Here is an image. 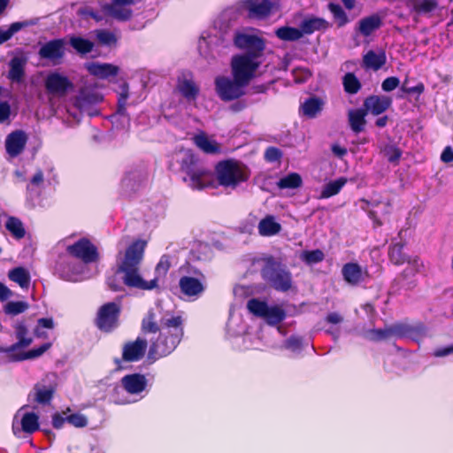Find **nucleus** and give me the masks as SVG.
<instances>
[{
    "label": "nucleus",
    "mask_w": 453,
    "mask_h": 453,
    "mask_svg": "<svg viewBox=\"0 0 453 453\" xmlns=\"http://www.w3.org/2000/svg\"><path fill=\"white\" fill-rule=\"evenodd\" d=\"M11 115V107L7 102L0 103V123L4 122Z\"/></svg>",
    "instance_id": "nucleus-63"
},
{
    "label": "nucleus",
    "mask_w": 453,
    "mask_h": 453,
    "mask_svg": "<svg viewBox=\"0 0 453 453\" xmlns=\"http://www.w3.org/2000/svg\"><path fill=\"white\" fill-rule=\"evenodd\" d=\"M280 224L276 222L272 215H267L258 224V233L262 236H273L280 233Z\"/></svg>",
    "instance_id": "nucleus-29"
},
{
    "label": "nucleus",
    "mask_w": 453,
    "mask_h": 453,
    "mask_svg": "<svg viewBox=\"0 0 453 453\" xmlns=\"http://www.w3.org/2000/svg\"><path fill=\"white\" fill-rule=\"evenodd\" d=\"M324 102L321 98L312 96L304 100L300 106V112L309 118H316L323 110Z\"/></svg>",
    "instance_id": "nucleus-27"
},
{
    "label": "nucleus",
    "mask_w": 453,
    "mask_h": 453,
    "mask_svg": "<svg viewBox=\"0 0 453 453\" xmlns=\"http://www.w3.org/2000/svg\"><path fill=\"white\" fill-rule=\"evenodd\" d=\"M184 323L182 314L168 311L160 319L158 324L154 311L149 310L142 319V332L145 334L158 333L157 338L150 346L149 357L157 359L170 355L184 336Z\"/></svg>",
    "instance_id": "nucleus-1"
},
{
    "label": "nucleus",
    "mask_w": 453,
    "mask_h": 453,
    "mask_svg": "<svg viewBox=\"0 0 453 453\" xmlns=\"http://www.w3.org/2000/svg\"><path fill=\"white\" fill-rule=\"evenodd\" d=\"M88 73L99 79H108L118 75L119 68L109 63H89L86 65Z\"/></svg>",
    "instance_id": "nucleus-22"
},
{
    "label": "nucleus",
    "mask_w": 453,
    "mask_h": 453,
    "mask_svg": "<svg viewBox=\"0 0 453 453\" xmlns=\"http://www.w3.org/2000/svg\"><path fill=\"white\" fill-rule=\"evenodd\" d=\"M44 86L49 94L57 96H65L73 89V83L69 78L58 72H51L46 76Z\"/></svg>",
    "instance_id": "nucleus-14"
},
{
    "label": "nucleus",
    "mask_w": 453,
    "mask_h": 453,
    "mask_svg": "<svg viewBox=\"0 0 453 453\" xmlns=\"http://www.w3.org/2000/svg\"><path fill=\"white\" fill-rule=\"evenodd\" d=\"M405 245V242H395L393 240L392 243L388 246V259L395 265L400 266L403 264L410 265L412 261H414V257H410L403 252V248Z\"/></svg>",
    "instance_id": "nucleus-21"
},
{
    "label": "nucleus",
    "mask_w": 453,
    "mask_h": 453,
    "mask_svg": "<svg viewBox=\"0 0 453 453\" xmlns=\"http://www.w3.org/2000/svg\"><path fill=\"white\" fill-rule=\"evenodd\" d=\"M346 183L347 179L344 177H341L326 183L322 188L319 198L326 199L339 194Z\"/></svg>",
    "instance_id": "nucleus-35"
},
{
    "label": "nucleus",
    "mask_w": 453,
    "mask_h": 453,
    "mask_svg": "<svg viewBox=\"0 0 453 453\" xmlns=\"http://www.w3.org/2000/svg\"><path fill=\"white\" fill-rule=\"evenodd\" d=\"M177 159L180 171L185 174L183 181L188 182L192 189L202 190L214 186L213 173L206 167L199 157L191 150L180 151Z\"/></svg>",
    "instance_id": "nucleus-3"
},
{
    "label": "nucleus",
    "mask_w": 453,
    "mask_h": 453,
    "mask_svg": "<svg viewBox=\"0 0 453 453\" xmlns=\"http://www.w3.org/2000/svg\"><path fill=\"white\" fill-rule=\"evenodd\" d=\"M327 7L328 10L333 14V17L339 27H342L345 26L347 23H349V19L340 4L335 3H329Z\"/></svg>",
    "instance_id": "nucleus-49"
},
{
    "label": "nucleus",
    "mask_w": 453,
    "mask_h": 453,
    "mask_svg": "<svg viewBox=\"0 0 453 453\" xmlns=\"http://www.w3.org/2000/svg\"><path fill=\"white\" fill-rule=\"evenodd\" d=\"M178 89L180 94L188 100H195L199 94V88L192 80H183L179 82Z\"/></svg>",
    "instance_id": "nucleus-44"
},
{
    "label": "nucleus",
    "mask_w": 453,
    "mask_h": 453,
    "mask_svg": "<svg viewBox=\"0 0 453 453\" xmlns=\"http://www.w3.org/2000/svg\"><path fill=\"white\" fill-rule=\"evenodd\" d=\"M27 136L22 130H16L9 134L5 140V149L11 157L19 156L25 149Z\"/></svg>",
    "instance_id": "nucleus-18"
},
{
    "label": "nucleus",
    "mask_w": 453,
    "mask_h": 453,
    "mask_svg": "<svg viewBox=\"0 0 453 453\" xmlns=\"http://www.w3.org/2000/svg\"><path fill=\"white\" fill-rule=\"evenodd\" d=\"M367 112L363 108L351 109L348 112V122L351 131L360 134L365 130Z\"/></svg>",
    "instance_id": "nucleus-23"
},
{
    "label": "nucleus",
    "mask_w": 453,
    "mask_h": 453,
    "mask_svg": "<svg viewBox=\"0 0 453 453\" xmlns=\"http://www.w3.org/2000/svg\"><path fill=\"white\" fill-rule=\"evenodd\" d=\"M422 262L418 257H414V261L403 270L392 281L391 290L398 293L402 289L411 290L417 285L413 279L422 267Z\"/></svg>",
    "instance_id": "nucleus-10"
},
{
    "label": "nucleus",
    "mask_w": 453,
    "mask_h": 453,
    "mask_svg": "<svg viewBox=\"0 0 453 453\" xmlns=\"http://www.w3.org/2000/svg\"><path fill=\"white\" fill-rule=\"evenodd\" d=\"M366 337L375 342L395 337L394 324L385 328L370 329L367 331Z\"/></svg>",
    "instance_id": "nucleus-39"
},
{
    "label": "nucleus",
    "mask_w": 453,
    "mask_h": 453,
    "mask_svg": "<svg viewBox=\"0 0 453 453\" xmlns=\"http://www.w3.org/2000/svg\"><path fill=\"white\" fill-rule=\"evenodd\" d=\"M29 307V304L25 301L8 302L4 306L5 314L16 316L25 312Z\"/></svg>",
    "instance_id": "nucleus-52"
},
{
    "label": "nucleus",
    "mask_w": 453,
    "mask_h": 453,
    "mask_svg": "<svg viewBox=\"0 0 453 453\" xmlns=\"http://www.w3.org/2000/svg\"><path fill=\"white\" fill-rule=\"evenodd\" d=\"M33 390L34 401L43 405L49 404L51 402L55 393L54 388H47L40 384H35Z\"/></svg>",
    "instance_id": "nucleus-34"
},
{
    "label": "nucleus",
    "mask_w": 453,
    "mask_h": 453,
    "mask_svg": "<svg viewBox=\"0 0 453 453\" xmlns=\"http://www.w3.org/2000/svg\"><path fill=\"white\" fill-rule=\"evenodd\" d=\"M438 8L437 0H413L412 11L418 15H426Z\"/></svg>",
    "instance_id": "nucleus-42"
},
{
    "label": "nucleus",
    "mask_w": 453,
    "mask_h": 453,
    "mask_svg": "<svg viewBox=\"0 0 453 453\" xmlns=\"http://www.w3.org/2000/svg\"><path fill=\"white\" fill-rule=\"evenodd\" d=\"M441 160L444 163H451L453 161V150L450 146L444 148L441 154Z\"/></svg>",
    "instance_id": "nucleus-64"
},
{
    "label": "nucleus",
    "mask_w": 453,
    "mask_h": 453,
    "mask_svg": "<svg viewBox=\"0 0 453 453\" xmlns=\"http://www.w3.org/2000/svg\"><path fill=\"white\" fill-rule=\"evenodd\" d=\"M257 59L241 54L234 56L231 61L233 78L248 86L260 66V62Z\"/></svg>",
    "instance_id": "nucleus-8"
},
{
    "label": "nucleus",
    "mask_w": 453,
    "mask_h": 453,
    "mask_svg": "<svg viewBox=\"0 0 453 453\" xmlns=\"http://www.w3.org/2000/svg\"><path fill=\"white\" fill-rule=\"evenodd\" d=\"M120 382L122 388L128 394L136 395L145 390L148 381L145 375L141 373H132L122 377Z\"/></svg>",
    "instance_id": "nucleus-20"
},
{
    "label": "nucleus",
    "mask_w": 453,
    "mask_h": 453,
    "mask_svg": "<svg viewBox=\"0 0 453 453\" xmlns=\"http://www.w3.org/2000/svg\"><path fill=\"white\" fill-rule=\"evenodd\" d=\"M234 45L243 50V56L258 58L263 56L266 46L265 38L242 31H236L233 37Z\"/></svg>",
    "instance_id": "nucleus-7"
},
{
    "label": "nucleus",
    "mask_w": 453,
    "mask_h": 453,
    "mask_svg": "<svg viewBox=\"0 0 453 453\" xmlns=\"http://www.w3.org/2000/svg\"><path fill=\"white\" fill-rule=\"evenodd\" d=\"M215 175L219 186L234 189L250 179V171L242 162L229 158L217 163Z\"/></svg>",
    "instance_id": "nucleus-4"
},
{
    "label": "nucleus",
    "mask_w": 453,
    "mask_h": 453,
    "mask_svg": "<svg viewBox=\"0 0 453 453\" xmlns=\"http://www.w3.org/2000/svg\"><path fill=\"white\" fill-rule=\"evenodd\" d=\"M8 278L19 284L21 288H28L31 281L29 272L21 266L15 267L8 272Z\"/></svg>",
    "instance_id": "nucleus-33"
},
{
    "label": "nucleus",
    "mask_w": 453,
    "mask_h": 453,
    "mask_svg": "<svg viewBox=\"0 0 453 453\" xmlns=\"http://www.w3.org/2000/svg\"><path fill=\"white\" fill-rule=\"evenodd\" d=\"M343 88L346 93L357 94L361 89V82L353 73H347L342 79Z\"/></svg>",
    "instance_id": "nucleus-48"
},
{
    "label": "nucleus",
    "mask_w": 453,
    "mask_h": 453,
    "mask_svg": "<svg viewBox=\"0 0 453 453\" xmlns=\"http://www.w3.org/2000/svg\"><path fill=\"white\" fill-rule=\"evenodd\" d=\"M25 64L24 59L18 57L12 58L9 63L8 78L12 81L21 82L25 75Z\"/></svg>",
    "instance_id": "nucleus-32"
},
{
    "label": "nucleus",
    "mask_w": 453,
    "mask_h": 453,
    "mask_svg": "<svg viewBox=\"0 0 453 453\" xmlns=\"http://www.w3.org/2000/svg\"><path fill=\"white\" fill-rule=\"evenodd\" d=\"M399 84H400L399 78H397L395 76H391V77L386 78L382 81L381 88L385 92H390V91H393L394 89H395L399 86Z\"/></svg>",
    "instance_id": "nucleus-61"
},
{
    "label": "nucleus",
    "mask_w": 453,
    "mask_h": 453,
    "mask_svg": "<svg viewBox=\"0 0 453 453\" xmlns=\"http://www.w3.org/2000/svg\"><path fill=\"white\" fill-rule=\"evenodd\" d=\"M121 91L118 96L116 113L120 116H127V101L129 97V86L127 81H123L120 85Z\"/></svg>",
    "instance_id": "nucleus-47"
},
{
    "label": "nucleus",
    "mask_w": 453,
    "mask_h": 453,
    "mask_svg": "<svg viewBox=\"0 0 453 453\" xmlns=\"http://www.w3.org/2000/svg\"><path fill=\"white\" fill-rule=\"evenodd\" d=\"M51 342H45L37 348L29 349L26 352L18 353V355L12 356L11 361L20 362L24 360L35 359L42 356L46 351H48L51 348Z\"/></svg>",
    "instance_id": "nucleus-30"
},
{
    "label": "nucleus",
    "mask_w": 453,
    "mask_h": 453,
    "mask_svg": "<svg viewBox=\"0 0 453 453\" xmlns=\"http://www.w3.org/2000/svg\"><path fill=\"white\" fill-rule=\"evenodd\" d=\"M383 152L390 163H397L402 156V150L395 145H387Z\"/></svg>",
    "instance_id": "nucleus-57"
},
{
    "label": "nucleus",
    "mask_w": 453,
    "mask_h": 453,
    "mask_svg": "<svg viewBox=\"0 0 453 453\" xmlns=\"http://www.w3.org/2000/svg\"><path fill=\"white\" fill-rule=\"evenodd\" d=\"M179 288L181 294L188 297H198L205 290L202 280L192 276L180 277Z\"/></svg>",
    "instance_id": "nucleus-19"
},
{
    "label": "nucleus",
    "mask_w": 453,
    "mask_h": 453,
    "mask_svg": "<svg viewBox=\"0 0 453 453\" xmlns=\"http://www.w3.org/2000/svg\"><path fill=\"white\" fill-rule=\"evenodd\" d=\"M265 313L264 319L271 326L278 325L286 318L285 311L277 305L268 307Z\"/></svg>",
    "instance_id": "nucleus-46"
},
{
    "label": "nucleus",
    "mask_w": 453,
    "mask_h": 453,
    "mask_svg": "<svg viewBox=\"0 0 453 453\" xmlns=\"http://www.w3.org/2000/svg\"><path fill=\"white\" fill-rule=\"evenodd\" d=\"M36 22L33 20H27L22 22H14L12 23L7 30H3L0 27V45L9 41L15 33L19 32L24 27L28 26H33Z\"/></svg>",
    "instance_id": "nucleus-36"
},
{
    "label": "nucleus",
    "mask_w": 453,
    "mask_h": 453,
    "mask_svg": "<svg viewBox=\"0 0 453 453\" xmlns=\"http://www.w3.org/2000/svg\"><path fill=\"white\" fill-rule=\"evenodd\" d=\"M261 275L277 291L288 292L293 287L290 271L273 256L265 259V265L261 269Z\"/></svg>",
    "instance_id": "nucleus-5"
},
{
    "label": "nucleus",
    "mask_w": 453,
    "mask_h": 453,
    "mask_svg": "<svg viewBox=\"0 0 453 453\" xmlns=\"http://www.w3.org/2000/svg\"><path fill=\"white\" fill-rule=\"evenodd\" d=\"M382 26V19L378 14H372L358 21L357 31L363 36L368 37Z\"/></svg>",
    "instance_id": "nucleus-25"
},
{
    "label": "nucleus",
    "mask_w": 453,
    "mask_h": 453,
    "mask_svg": "<svg viewBox=\"0 0 453 453\" xmlns=\"http://www.w3.org/2000/svg\"><path fill=\"white\" fill-rule=\"evenodd\" d=\"M264 157L266 162H277L281 159L282 151L277 147L270 146L265 150Z\"/></svg>",
    "instance_id": "nucleus-59"
},
{
    "label": "nucleus",
    "mask_w": 453,
    "mask_h": 453,
    "mask_svg": "<svg viewBox=\"0 0 453 453\" xmlns=\"http://www.w3.org/2000/svg\"><path fill=\"white\" fill-rule=\"evenodd\" d=\"M96 36L98 42L105 46H116L118 42L117 36L111 31L106 29L96 30Z\"/></svg>",
    "instance_id": "nucleus-53"
},
{
    "label": "nucleus",
    "mask_w": 453,
    "mask_h": 453,
    "mask_svg": "<svg viewBox=\"0 0 453 453\" xmlns=\"http://www.w3.org/2000/svg\"><path fill=\"white\" fill-rule=\"evenodd\" d=\"M407 84L408 79L406 78L401 87V90L406 94H417L419 96L425 91V85L421 81L413 87H408Z\"/></svg>",
    "instance_id": "nucleus-60"
},
{
    "label": "nucleus",
    "mask_w": 453,
    "mask_h": 453,
    "mask_svg": "<svg viewBox=\"0 0 453 453\" xmlns=\"http://www.w3.org/2000/svg\"><path fill=\"white\" fill-rule=\"evenodd\" d=\"M72 257L81 259L85 264L96 262L99 258L96 247L88 239L81 238L66 249Z\"/></svg>",
    "instance_id": "nucleus-11"
},
{
    "label": "nucleus",
    "mask_w": 453,
    "mask_h": 453,
    "mask_svg": "<svg viewBox=\"0 0 453 453\" xmlns=\"http://www.w3.org/2000/svg\"><path fill=\"white\" fill-rule=\"evenodd\" d=\"M268 307L269 306L265 302L260 301L257 298H251L247 303L248 310L255 316L260 318H264Z\"/></svg>",
    "instance_id": "nucleus-51"
},
{
    "label": "nucleus",
    "mask_w": 453,
    "mask_h": 453,
    "mask_svg": "<svg viewBox=\"0 0 453 453\" xmlns=\"http://www.w3.org/2000/svg\"><path fill=\"white\" fill-rule=\"evenodd\" d=\"M171 267V263L167 257L163 256L156 266V273L159 275H165Z\"/></svg>",
    "instance_id": "nucleus-62"
},
{
    "label": "nucleus",
    "mask_w": 453,
    "mask_h": 453,
    "mask_svg": "<svg viewBox=\"0 0 453 453\" xmlns=\"http://www.w3.org/2000/svg\"><path fill=\"white\" fill-rule=\"evenodd\" d=\"M275 35L282 41L295 42L303 36V32L296 27L285 26L276 29Z\"/></svg>",
    "instance_id": "nucleus-41"
},
{
    "label": "nucleus",
    "mask_w": 453,
    "mask_h": 453,
    "mask_svg": "<svg viewBox=\"0 0 453 453\" xmlns=\"http://www.w3.org/2000/svg\"><path fill=\"white\" fill-rule=\"evenodd\" d=\"M386 62V52L382 50L378 53L372 50H370L363 56V66L365 69L378 71L385 65Z\"/></svg>",
    "instance_id": "nucleus-26"
},
{
    "label": "nucleus",
    "mask_w": 453,
    "mask_h": 453,
    "mask_svg": "<svg viewBox=\"0 0 453 453\" xmlns=\"http://www.w3.org/2000/svg\"><path fill=\"white\" fill-rule=\"evenodd\" d=\"M65 419H67V423L76 428H83L88 426V418L84 414L81 413H73L65 416Z\"/></svg>",
    "instance_id": "nucleus-56"
},
{
    "label": "nucleus",
    "mask_w": 453,
    "mask_h": 453,
    "mask_svg": "<svg viewBox=\"0 0 453 453\" xmlns=\"http://www.w3.org/2000/svg\"><path fill=\"white\" fill-rule=\"evenodd\" d=\"M108 11L111 17L120 21L128 20L132 17V10L127 7L109 5Z\"/></svg>",
    "instance_id": "nucleus-54"
},
{
    "label": "nucleus",
    "mask_w": 453,
    "mask_h": 453,
    "mask_svg": "<svg viewBox=\"0 0 453 453\" xmlns=\"http://www.w3.org/2000/svg\"><path fill=\"white\" fill-rule=\"evenodd\" d=\"M242 10L248 12L249 18H265L267 17L272 9V4L269 0H243L240 3Z\"/></svg>",
    "instance_id": "nucleus-17"
},
{
    "label": "nucleus",
    "mask_w": 453,
    "mask_h": 453,
    "mask_svg": "<svg viewBox=\"0 0 453 453\" xmlns=\"http://www.w3.org/2000/svg\"><path fill=\"white\" fill-rule=\"evenodd\" d=\"M65 44L64 38L50 40L41 46L38 55L41 59L49 60L53 65H59L65 55Z\"/></svg>",
    "instance_id": "nucleus-12"
},
{
    "label": "nucleus",
    "mask_w": 453,
    "mask_h": 453,
    "mask_svg": "<svg viewBox=\"0 0 453 453\" xmlns=\"http://www.w3.org/2000/svg\"><path fill=\"white\" fill-rule=\"evenodd\" d=\"M214 83L218 96L224 102L239 99L245 94L243 88L246 86L237 79L219 75L215 78Z\"/></svg>",
    "instance_id": "nucleus-9"
},
{
    "label": "nucleus",
    "mask_w": 453,
    "mask_h": 453,
    "mask_svg": "<svg viewBox=\"0 0 453 453\" xmlns=\"http://www.w3.org/2000/svg\"><path fill=\"white\" fill-rule=\"evenodd\" d=\"M120 315L121 305L109 302L99 307L94 324L101 332L110 334L119 327Z\"/></svg>",
    "instance_id": "nucleus-6"
},
{
    "label": "nucleus",
    "mask_w": 453,
    "mask_h": 453,
    "mask_svg": "<svg viewBox=\"0 0 453 453\" xmlns=\"http://www.w3.org/2000/svg\"><path fill=\"white\" fill-rule=\"evenodd\" d=\"M70 411H71V409L69 407H67L65 411H62V413L55 412L52 415V421H51L52 426L57 430L63 428L64 425L65 423H67V419H65V416Z\"/></svg>",
    "instance_id": "nucleus-58"
},
{
    "label": "nucleus",
    "mask_w": 453,
    "mask_h": 453,
    "mask_svg": "<svg viewBox=\"0 0 453 453\" xmlns=\"http://www.w3.org/2000/svg\"><path fill=\"white\" fill-rule=\"evenodd\" d=\"M342 274L344 280L352 286H357L363 281L362 267L357 263H346L342 268Z\"/></svg>",
    "instance_id": "nucleus-24"
},
{
    "label": "nucleus",
    "mask_w": 453,
    "mask_h": 453,
    "mask_svg": "<svg viewBox=\"0 0 453 453\" xmlns=\"http://www.w3.org/2000/svg\"><path fill=\"white\" fill-rule=\"evenodd\" d=\"M391 104L392 99L389 96L371 95L365 99L363 108L367 113L378 116L389 109Z\"/></svg>",
    "instance_id": "nucleus-16"
},
{
    "label": "nucleus",
    "mask_w": 453,
    "mask_h": 453,
    "mask_svg": "<svg viewBox=\"0 0 453 453\" xmlns=\"http://www.w3.org/2000/svg\"><path fill=\"white\" fill-rule=\"evenodd\" d=\"M194 142L206 154L217 155L221 152L220 144L215 140L209 139L204 133L195 135Z\"/></svg>",
    "instance_id": "nucleus-28"
},
{
    "label": "nucleus",
    "mask_w": 453,
    "mask_h": 453,
    "mask_svg": "<svg viewBox=\"0 0 453 453\" xmlns=\"http://www.w3.org/2000/svg\"><path fill=\"white\" fill-rule=\"evenodd\" d=\"M327 27V22L321 18H311L304 19L301 25V31L303 34L311 35L317 30L325 29Z\"/></svg>",
    "instance_id": "nucleus-43"
},
{
    "label": "nucleus",
    "mask_w": 453,
    "mask_h": 453,
    "mask_svg": "<svg viewBox=\"0 0 453 453\" xmlns=\"http://www.w3.org/2000/svg\"><path fill=\"white\" fill-rule=\"evenodd\" d=\"M301 258L308 265L317 264L324 260L325 255L321 250H305Z\"/></svg>",
    "instance_id": "nucleus-55"
},
{
    "label": "nucleus",
    "mask_w": 453,
    "mask_h": 453,
    "mask_svg": "<svg viewBox=\"0 0 453 453\" xmlns=\"http://www.w3.org/2000/svg\"><path fill=\"white\" fill-rule=\"evenodd\" d=\"M101 100L102 97L97 95L81 91V94L76 97L74 105L80 110H83L88 104H96Z\"/></svg>",
    "instance_id": "nucleus-50"
},
{
    "label": "nucleus",
    "mask_w": 453,
    "mask_h": 453,
    "mask_svg": "<svg viewBox=\"0 0 453 453\" xmlns=\"http://www.w3.org/2000/svg\"><path fill=\"white\" fill-rule=\"evenodd\" d=\"M18 342L12 344V349L27 348L33 342V338L28 336V329L24 322H19L14 326Z\"/></svg>",
    "instance_id": "nucleus-31"
},
{
    "label": "nucleus",
    "mask_w": 453,
    "mask_h": 453,
    "mask_svg": "<svg viewBox=\"0 0 453 453\" xmlns=\"http://www.w3.org/2000/svg\"><path fill=\"white\" fill-rule=\"evenodd\" d=\"M147 242L144 240L134 241L125 250L122 257L117 264V273H123V282L129 288L142 290H152L158 287V278L155 277L150 281L140 275V265L144 257Z\"/></svg>",
    "instance_id": "nucleus-2"
},
{
    "label": "nucleus",
    "mask_w": 453,
    "mask_h": 453,
    "mask_svg": "<svg viewBox=\"0 0 453 453\" xmlns=\"http://www.w3.org/2000/svg\"><path fill=\"white\" fill-rule=\"evenodd\" d=\"M147 347V341L140 337L135 341L127 342L122 349V359L129 363L137 362L144 357Z\"/></svg>",
    "instance_id": "nucleus-15"
},
{
    "label": "nucleus",
    "mask_w": 453,
    "mask_h": 453,
    "mask_svg": "<svg viewBox=\"0 0 453 453\" xmlns=\"http://www.w3.org/2000/svg\"><path fill=\"white\" fill-rule=\"evenodd\" d=\"M394 333L395 338H409L419 342L426 336L427 328L421 321L413 324L397 322L394 324Z\"/></svg>",
    "instance_id": "nucleus-13"
},
{
    "label": "nucleus",
    "mask_w": 453,
    "mask_h": 453,
    "mask_svg": "<svg viewBox=\"0 0 453 453\" xmlns=\"http://www.w3.org/2000/svg\"><path fill=\"white\" fill-rule=\"evenodd\" d=\"M21 430L27 434H32L39 430V417L35 412H27L21 418Z\"/></svg>",
    "instance_id": "nucleus-38"
},
{
    "label": "nucleus",
    "mask_w": 453,
    "mask_h": 453,
    "mask_svg": "<svg viewBox=\"0 0 453 453\" xmlns=\"http://www.w3.org/2000/svg\"><path fill=\"white\" fill-rule=\"evenodd\" d=\"M70 45L81 55H86L92 51L94 42L81 36H71L69 40Z\"/></svg>",
    "instance_id": "nucleus-37"
},
{
    "label": "nucleus",
    "mask_w": 453,
    "mask_h": 453,
    "mask_svg": "<svg viewBox=\"0 0 453 453\" xmlns=\"http://www.w3.org/2000/svg\"><path fill=\"white\" fill-rule=\"evenodd\" d=\"M302 185H303L302 177L297 173H288V175L280 178L277 183L278 188L280 189L298 188L302 187Z\"/></svg>",
    "instance_id": "nucleus-45"
},
{
    "label": "nucleus",
    "mask_w": 453,
    "mask_h": 453,
    "mask_svg": "<svg viewBox=\"0 0 453 453\" xmlns=\"http://www.w3.org/2000/svg\"><path fill=\"white\" fill-rule=\"evenodd\" d=\"M5 228L18 240L24 238L26 235L24 225L19 218L9 217L5 223Z\"/></svg>",
    "instance_id": "nucleus-40"
}]
</instances>
